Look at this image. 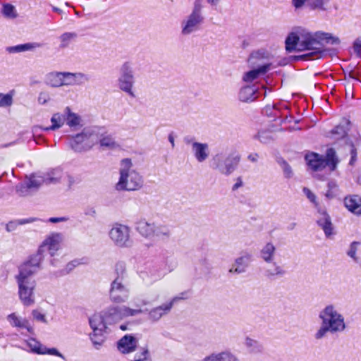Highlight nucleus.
<instances>
[{
  "label": "nucleus",
  "mask_w": 361,
  "mask_h": 361,
  "mask_svg": "<svg viewBox=\"0 0 361 361\" xmlns=\"http://www.w3.org/2000/svg\"><path fill=\"white\" fill-rule=\"evenodd\" d=\"M360 244V243L357 241H353L350 243L347 251V255L352 258L355 262H359V258L357 257L356 253Z\"/></svg>",
  "instance_id": "nucleus-51"
},
{
  "label": "nucleus",
  "mask_w": 361,
  "mask_h": 361,
  "mask_svg": "<svg viewBox=\"0 0 361 361\" xmlns=\"http://www.w3.org/2000/svg\"><path fill=\"white\" fill-rule=\"evenodd\" d=\"M105 133L104 126H91L84 128L85 137H87L88 144H91V148L98 141L100 142L101 136Z\"/></svg>",
  "instance_id": "nucleus-20"
},
{
  "label": "nucleus",
  "mask_w": 361,
  "mask_h": 361,
  "mask_svg": "<svg viewBox=\"0 0 361 361\" xmlns=\"http://www.w3.org/2000/svg\"><path fill=\"white\" fill-rule=\"evenodd\" d=\"M183 142L186 145H190L192 152L199 163L205 161L209 155V145L207 143L199 142L195 137L187 135L183 137Z\"/></svg>",
  "instance_id": "nucleus-12"
},
{
  "label": "nucleus",
  "mask_w": 361,
  "mask_h": 361,
  "mask_svg": "<svg viewBox=\"0 0 361 361\" xmlns=\"http://www.w3.org/2000/svg\"><path fill=\"white\" fill-rule=\"evenodd\" d=\"M319 317L322 323L317 331V338L325 336L328 333L336 334L343 332L346 328L343 316L333 305L326 306Z\"/></svg>",
  "instance_id": "nucleus-3"
},
{
  "label": "nucleus",
  "mask_w": 361,
  "mask_h": 361,
  "mask_svg": "<svg viewBox=\"0 0 361 361\" xmlns=\"http://www.w3.org/2000/svg\"><path fill=\"white\" fill-rule=\"evenodd\" d=\"M64 113L66 123L70 128H75L80 126V116L77 114L72 112L70 107H66V109H64Z\"/></svg>",
  "instance_id": "nucleus-31"
},
{
  "label": "nucleus",
  "mask_w": 361,
  "mask_h": 361,
  "mask_svg": "<svg viewBox=\"0 0 361 361\" xmlns=\"http://www.w3.org/2000/svg\"><path fill=\"white\" fill-rule=\"evenodd\" d=\"M328 188L329 190L325 194V196L328 199H332L336 195L335 190L337 188V185L335 182L331 181L328 183Z\"/></svg>",
  "instance_id": "nucleus-57"
},
{
  "label": "nucleus",
  "mask_w": 361,
  "mask_h": 361,
  "mask_svg": "<svg viewBox=\"0 0 361 361\" xmlns=\"http://www.w3.org/2000/svg\"><path fill=\"white\" fill-rule=\"evenodd\" d=\"M63 86L75 85L74 80L73 79V73L63 72Z\"/></svg>",
  "instance_id": "nucleus-55"
},
{
  "label": "nucleus",
  "mask_w": 361,
  "mask_h": 361,
  "mask_svg": "<svg viewBox=\"0 0 361 361\" xmlns=\"http://www.w3.org/2000/svg\"><path fill=\"white\" fill-rule=\"evenodd\" d=\"M63 171L61 168H56L48 172L46 176H44L47 184L59 183L62 178Z\"/></svg>",
  "instance_id": "nucleus-39"
},
{
  "label": "nucleus",
  "mask_w": 361,
  "mask_h": 361,
  "mask_svg": "<svg viewBox=\"0 0 361 361\" xmlns=\"http://www.w3.org/2000/svg\"><path fill=\"white\" fill-rule=\"evenodd\" d=\"M73 79L75 85H82L90 81V78L88 75L81 72L73 73Z\"/></svg>",
  "instance_id": "nucleus-50"
},
{
  "label": "nucleus",
  "mask_w": 361,
  "mask_h": 361,
  "mask_svg": "<svg viewBox=\"0 0 361 361\" xmlns=\"http://www.w3.org/2000/svg\"><path fill=\"white\" fill-rule=\"evenodd\" d=\"M288 109L286 106H284L283 109L279 107L277 104H275L274 111L273 114L274 121H277V119H280V123L288 122L290 123L292 117L288 116Z\"/></svg>",
  "instance_id": "nucleus-35"
},
{
  "label": "nucleus",
  "mask_w": 361,
  "mask_h": 361,
  "mask_svg": "<svg viewBox=\"0 0 361 361\" xmlns=\"http://www.w3.org/2000/svg\"><path fill=\"white\" fill-rule=\"evenodd\" d=\"M277 163L280 165L283 170L284 177L286 178H291L293 176V172L291 166L288 163L282 158L278 159Z\"/></svg>",
  "instance_id": "nucleus-48"
},
{
  "label": "nucleus",
  "mask_w": 361,
  "mask_h": 361,
  "mask_svg": "<svg viewBox=\"0 0 361 361\" xmlns=\"http://www.w3.org/2000/svg\"><path fill=\"white\" fill-rule=\"evenodd\" d=\"M78 37V34L76 32H64L60 37V48L64 49L70 44L72 41L75 40Z\"/></svg>",
  "instance_id": "nucleus-44"
},
{
  "label": "nucleus",
  "mask_w": 361,
  "mask_h": 361,
  "mask_svg": "<svg viewBox=\"0 0 361 361\" xmlns=\"http://www.w3.org/2000/svg\"><path fill=\"white\" fill-rule=\"evenodd\" d=\"M137 343L138 341L134 336L127 334L118 341L117 348L121 353L128 354L136 350Z\"/></svg>",
  "instance_id": "nucleus-17"
},
{
  "label": "nucleus",
  "mask_w": 361,
  "mask_h": 361,
  "mask_svg": "<svg viewBox=\"0 0 361 361\" xmlns=\"http://www.w3.org/2000/svg\"><path fill=\"white\" fill-rule=\"evenodd\" d=\"M7 320L13 327L25 329L30 334H34V329L27 319L19 317L15 313H11L8 315Z\"/></svg>",
  "instance_id": "nucleus-22"
},
{
  "label": "nucleus",
  "mask_w": 361,
  "mask_h": 361,
  "mask_svg": "<svg viewBox=\"0 0 361 361\" xmlns=\"http://www.w3.org/2000/svg\"><path fill=\"white\" fill-rule=\"evenodd\" d=\"M63 72H51L45 76V83L52 87L63 86Z\"/></svg>",
  "instance_id": "nucleus-27"
},
{
  "label": "nucleus",
  "mask_w": 361,
  "mask_h": 361,
  "mask_svg": "<svg viewBox=\"0 0 361 361\" xmlns=\"http://www.w3.org/2000/svg\"><path fill=\"white\" fill-rule=\"evenodd\" d=\"M14 90L7 94L0 93V107H8L13 104Z\"/></svg>",
  "instance_id": "nucleus-46"
},
{
  "label": "nucleus",
  "mask_w": 361,
  "mask_h": 361,
  "mask_svg": "<svg viewBox=\"0 0 361 361\" xmlns=\"http://www.w3.org/2000/svg\"><path fill=\"white\" fill-rule=\"evenodd\" d=\"M339 163L340 159L332 147L328 148L324 154L317 153V178L322 176L319 173L323 171L330 175L337 169Z\"/></svg>",
  "instance_id": "nucleus-8"
},
{
  "label": "nucleus",
  "mask_w": 361,
  "mask_h": 361,
  "mask_svg": "<svg viewBox=\"0 0 361 361\" xmlns=\"http://www.w3.org/2000/svg\"><path fill=\"white\" fill-rule=\"evenodd\" d=\"M30 188H28L26 182L22 183L16 186V192L22 197L30 195Z\"/></svg>",
  "instance_id": "nucleus-54"
},
{
  "label": "nucleus",
  "mask_w": 361,
  "mask_h": 361,
  "mask_svg": "<svg viewBox=\"0 0 361 361\" xmlns=\"http://www.w3.org/2000/svg\"><path fill=\"white\" fill-rule=\"evenodd\" d=\"M43 352H44V354L56 355L66 360V357L55 348H47L44 346Z\"/></svg>",
  "instance_id": "nucleus-59"
},
{
  "label": "nucleus",
  "mask_w": 361,
  "mask_h": 361,
  "mask_svg": "<svg viewBox=\"0 0 361 361\" xmlns=\"http://www.w3.org/2000/svg\"><path fill=\"white\" fill-rule=\"evenodd\" d=\"M353 49L355 53L358 56H361V39H356L353 43Z\"/></svg>",
  "instance_id": "nucleus-61"
},
{
  "label": "nucleus",
  "mask_w": 361,
  "mask_h": 361,
  "mask_svg": "<svg viewBox=\"0 0 361 361\" xmlns=\"http://www.w3.org/2000/svg\"><path fill=\"white\" fill-rule=\"evenodd\" d=\"M349 124L350 121L345 120L342 123L338 124L331 130L330 136L334 139H339L345 137L347 134Z\"/></svg>",
  "instance_id": "nucleus-34"
},
{
  "label": "nucleus",
  "mask_w": 361,
  "mask_h": 361,
  "mask_svg": "<svg viewBox=\"0 0 361 361\" xmlns=\"http://www.w3.org/2000/svg\"><path fill=\"white\" fill-rule=\"evenodd\" d=\"M50 97L46 92H40L38 97V102L41 104H45L49 101Z\"/></svg>",
  "instance_id": "nucleus-63"
},
{
  "label": "nucleus",
  "mask_w": 361,
  "mask_h": 361,
  "mask_svg": "<svg viewBox=\"0 0 361 361\" xmlns=\"http://www.w3.org/2000/svg\"><path fill=\"white\" fill-rule=\"evenodd\" d=\"M25 182L30 190H37L43 183H46V180L44 176L32 175Z\"/></svg>",
  "instance_id": "nucleus-42"
},
{
  "label": "nucleus",
  "mask_w": 361,
  "mask_h": 361,
  "mask_svg": "<svg viewBox=\"0 0 361 361\" xmlns=\"http://www.w3.org/2000/svg\"><path fill=\"white\" fill-rule=\"evenodd\" d=\"M259 97L258 88L252 85H245L240 88L238 93V99L242 102L250 103Z\"/></svg>",
  "instance_id": "nucleus-18"
},
{
  "label": "nucleus",
  "mask_w": 361,
  "mask_h": 361,
  "mask_svg": "<svg viewBox=\"0 0 361 361\" xmlns=\"http://www.w3.org/2000/svg\"><path fill=\"white\" fill-rule=\"evenodd\" d=\"M334 8L333 0H317V16H326Z\"/></svg>",
  "instance_id": "nucleus-30"
},
{
  "label": "nucleus",
  "mask_w": 361,
  "mask_h": 361,
  "mask_svg": "<svg viewBox=\"0 0 361 361\" xmlns=\"http://www.w3.org/2000/svg\"><path fill=\"white\" fill-rule=\"evenodd\" d=\"M269 67L270 64L267 63L259 66L257 68L247 71L244 74L243 79L245 82H251L260 75L266 73L269 71Z\"/></svg>",
  "instance_id": "nucleus-26"
},
{
  "label": "nucleus",
  "mask_w": 361,
  "mask_h": 361,
  "mask_svg": "<svg viewBox=\"0 0 361 361\" xmlns=\"http://www.w3.org/2000/svg\"><path fill=\"white\" fill-rule=\"evenodd\" d=\"M154 223H149L145 219L135 222V230L144 238H153V228Z\"/></svg>",
  "instance_id": "nucleus-23"
},
{
  "label": "nucleus",
  "mask_w": 361,
  "mask_h": 361,
  "mask_svg": "<svg viewBox=\"0 0 361 361\" xmlns=\"http://www.w3.org/2000/svg\"><path fill=\"white\" fill-rule=\"evenodd\" d=\"M316 44V34L306 33L302 35L299 44L298 51L313 50L306 55L298 56V58L306 59L307 56H314L316 54L314 45Z\"/></svg>",
  "instance_id": "nucleus-16"
},
{
  "label": "nucleus",
  "mask_w": 361,
  "mask_h": 361,
  "mask_svg": "<svg viewBox=\"0 0 361 361\" xmlns=\"http://www.w3.org/2000/svg\"><path fill=\"white\" fill-rule=\"evenodd\" d=\"M343 203L351 213L361 216V197L357 195H349L345 197Z\"/></svg>",
  "instance_id": "nucleus-21"
},
{
  "label": "nucleus",
  "mask_w": 361,
  "mask_h": 361,
  "mask_svg": "<svg viewBox=\"0 0 361 361\" xmlns=\"http://www.w3.org/2000/svg\"><path fill=\"white\" fill-rule=\"evenodd\" d=\"M302 191L311 202H316V197L314 194L308 188L304 187L302 188Z\"/></svg>",
  "instance_id": "nucleus-60"
},
{
  "label": "nucleus",
  "mask_w": 361,
  "mask_h": 361,
  "mask_svg": "<svg viewBox=\"0 0 361 361\" xmlns=\"http://www.w3.org/2000/svg\"><path fill=\"white\" fill-rule=\"evenodd\" d=\"M27 345L30 348V351L38 355H44V345L35 338H30L27 341Z\"/></svg>",
  "instance_id": "nucleus-43"
},
{
  "label": "nucleus",
  "mask_w": 361,
  "mask_h": 361,
  "mask_svg": "<svg viewBox=\"0 0 361 361\" xmlns=\"http://www.w3.org/2000/svg\"><path fill=\"white\" fill-rule=\"evenodd\" d=\"M305 159L308 169L313 172L316 171V152H308L305 156Z\"/></svg>",
  "instance_id": "nucleus-52"
},
{
  "label": "nucleus",
  "mask_w": 361,
  "mask_h": 361,
  "mask_svg": "<svg viewBox=\"0 0 361 361\" xmlns=\"http://www.w3.org/2000/svg\"><path fill=\"white\" fill-rule=\"evenodd\" d=\"M61 236L54 233L47 237L39 247L37 252L18 267V274L15 276L18 287V295L25 306H30L35 303L34 290L36 281L32 276L41 269L44 257V252H48L53 257L60 247Z\"/></svg>",
  "instance_id": "nucleus-1"
},
{
  "label": "nucleus",
  "mask_w": 361,
  "mask_h": 361,
  "mask_svg": "<svg viewBox=\"0 0 361 361\" xmlns=\"http://www.w3.org/2000/svg\"><path fill=\"white\" fill-rule=\"evenodd\" d=\"M340 43L341 40L337 36L330 32L317 31V59L336 56L337 49L327 46L338 45Z\"/></svg>",
  "instance_id": "nucleus-7"
},
{
  "label": "nucleus",
  "mask_w": 361,
  "mask_h": 361,
  "mask_svg": "<svg viewBox=\"0 0 361 361\" xmlns=\"http://www.w3.org/2000/svg\"><path fill=\"white\" fill-rule=\"evenodd\" d=\"M37 221H42V220L38 218L30 217V218H26V219L11 221L6 225V230L8 232H11V231H15L16 229L17 226L19 225L30 224V223Z\"/></svg>",
  "instance_id": "nucleus-37"
},
{
  "label": "nucleus",
  "mask_w": 361,
  "mask_h": 361,
  "mask_svg": "<svg viewBox=\"0 0 361 361\" xmlns=\"http://www.w3.org/2000/svg\"><path fill=\"white\" fill-rule=\"evenodd\" d=\"M40 44L38 43H26L23 44H18L13 47H8L6 51L9 53H18L28 50H31L34 48L39 47Z\"/></svg>",
  "instance_id": "nucleus-41"
},
{
  "label": "nucleus",
  "mask_w": 361,
  "mask_h": 361,
  "mask_svg": "<svg viewBox=\"0 0 361 361\" xmlns=\"http://www.w3.org/2000/svg\"><path fill=\"white\" fill-rule=\"evenodd\" d=\"M171 236V231L168 226L154 223L153 228V238L159 240H167Z\"/></svg>",
  "instance_id": "nucleus-29"
},
{
  "label": "nucleus",
  "mask_w": 361,
  "mask_h": 361,
  "mask_svg": "<svg viewBox=\"0 0 361 361\" xmlns=\"http://www.w3.org/2000/svg\"><path fill=\"white\" fill-rule=\"evenodd\" d=\"M89 323L92 331L97 329L106 331V325L108 324L103 312L93 314L89 318Z\"/></svg>",
  "instance_id": "nucleus-25"
},
{
  "label": "nucleus",
  "mask_w": 361,
  "mask_h": 361,
  "mask_svg": "<svg viewBox=\"0 0 361 361\" xmlns=\"http://www.w3.org/2000/svg\"><path fill=\"white\" fill-rule=\"evenodd\" d=\"M252 260V255L247 252H242L241 255L237 257L231 268L228 270L231 274H240L245 273Z\"/></svg>",
  "instance_id": "nucleus-15"
},
{
  "label": "nucleus",
  "mask_w": 361,
  "mask_h": 361,
  "mask_svg": "<svg viewBox=\"0 0 361 361\" xmlns=\"http://www.w3.org/2000/svg\"><path fill=\"white\" fill-rule=\"evenodd\" d=\"M276 248L271 243H267L259 251V257L266 263H272L274 261Z\"/></svg>",
  "instance_id": "nucleus-24"
},
{
  "label": "nucleus",
  "mask_w": 361,
  "mask_h": 361,
  "mask_svg": "<svg viewBox=\"0 0 361 361\" xmlns=\"http://www.w3.org/2000/svg\"><path fill=\"white\" fill-rule=\"evenodd\" d=\"M102 312L108 324H113L118 322L123 318L141 314L142 310L140 308L131 309L126 306L111 305Z\"/></svg>",
  "instance_id": "nucleus-9"
},
{
  "label": "nucleus",
  "mask_w": 361,
  "mask_h": 361,
  "mask_svg": "<svg viewBox=\"0 0 361 361\" xmlns=\"http://www.w3.org/2000/svg\"><path fill=\"white\" fill-rule=\"evenodd\" d=\"M134 361H152L147 346L141 348V352L135 355Z\"/></svg>",
  "instance_id": "nucleus-49"
},
{
  "label": "nucleus",
  "mask_w": 361,
  "mask_h": 361,
  "mask_svg": "<svg viewBox=\"0 0 361 361\" xmlns=\"http://www.w3.org/2000/svg\"><path fill=\"white\" fill-rule=\"evenodd\" d=\"M69 145L75 152H85L91 149V144H88L87 137H85L84 129L75 135L68 136Z\"/></svg>",
  "instance_id": "nucleus-14"
},
{
  "label": "nucleus",
  "mask_w": 361,
  "mask_h": 361,
  "mask_svg": "<svg viewBox=\"0 0 361 361\" xmlns=\"http://www.w3.org/2000/svg\"><path fill=\"white\" fill-rule=\"evenodd\" d=\"M184 294V293H182L181 296H176L169 302L152 309L149 312V319L154 322L159 320L164 315L167 314L171 311L177 301L184 299L183 296Z\"/></svg>",
  "instance_id": "nucleus-13"
},
{
  "label": "nucleus",
  "mask_w": 361,
  "mask_h": 361,
  "mask_svg": "<svg viewBox=\"0 0 361 361\" xmlns=\"http://www.w3.org/2000/svg\"><path fill=\"white\" fill-rule=\"evenodd\" d=\"M274 108L275 104L267 105L265 108L262 110V112L264 114L267 115L269 117H273Z\"/></svg>",
  "instance_id": "nucleus-62"
},
{
  "label": "nucleus",
  "mask_w": 361,
  "mask_h": 361,
  "mask_svg": "<svg viewBox=\"0 0 361 361\" xmlns=\"http://www.w3.org/2000/svg\"><path fill=\"white\" fill-rule=\"evenodd\" d=\"M225 351L219 353H212L205 357L202 361H226Z\"/></svg>",
  "instance_id": "nucleus-53"
},
{
  "label": "nucleus",
  "mask_w": 361,
  "mask_h": 361,
  "mask_svg": "<svg viewBox=\"0 0 361 361\" xmlns=\"http://www.w3.org/2000/svg\"><path fill=\"white\" fill-rule=\"evenodd\" d=\"M65 119L66 118H65V113L64 112L63 114H59V113H56L52 116V117L51 118V122L52 123V125L49 127L43 128V130H46V131H49V130H55L56 129H59L66 122Z\"/></svg>",
  "instance_id": "nucleus-36"
},
{
  "label": "nucleus",
  "mask_w": 361,
  "mask_h": 361,
  "mask_svg": "<svg viewBox=\"0 0 361 361\" xmlns=\"http://www.w3.org/2000/svg\"><path fill=\"white\" fill-rule=\"evenodd\" d=\"M253 137L263 144H268L273 140L271 133L268 130L259 131Z\"/></svg>",
  "instance_id": "nucleus-47"
},
{
  "label": "nucleus",
  "mask_w": 361,
  "mask_h": 361,
  "mask_svg": "<svg viewBox=\"0 0 361 361\" xmlns=\"http://www.w3.org/2000/svg\"><path fill=\"white\" fill-rule=\"evenodd\" d=\"M105 331L95 330L90 334V339L96 349H99L105 341Z\"/></svg>",
  "instance_id": "nucleus-40"
},
{
  "label": "nucleus",
  "mask_w": 361,
  "mask_h": 361,
  "mask_svg": "<svg viewBox=\"0 0 361 361\" xmlns=\"http://www.w3.org/2000/svg\"><path fill=\"white\" fill-rule=\"evenodd\" d=\"M300 38L301 37H299L295 32L289 33L285 41L286 51L288 52H292L295 50L298 51Z\"/></svg>",
  "instance_id": "nucleus-33"
},
{
  "label": "nucleus",
  "mask_w": 361,
  "mask_h": 361,
  "mask_svg": "<svg viewBox=\"0 0 361 361\" xmlns=\"http://www.w3.org/2000/svg\"><path fill=\"white\" fill-rule=\"evenodd\" d=\"M272 267L267 269L264 271V275L269 279H275L276 277H282L286 274V271L276 262L273 261Z\"/></svg>",
  "instance_id": "nucleus-32"
},
{
  "label": "nucleus",
  "mask_w": 361,
  "mask_h": 361,
  "mask_svg": "<svg viewBox=\"0 0 361 361\" xmlns=\"http://www.w3.org/2000/svg\"><path fill=\"white\" fill-rule=\"evenodd\" d=\"M130 295V284L126 264L118 262L115 265L114 279L109 290V300L113 303H124Z\"/></svg>",
  "instance_id": "nucleus-2"
},
{
  "label": "nucleus",
  "mask_w": 361,
  "mask_h": 361,
  "mask_svg": "<svg viewBox=\"0 0 361 361\" xmlns=\"http://www.w3.org/2000/svg\"><path fill=\"white\" fill-rule=\"evenodd\" d=\"M202 5L200 0H196L194 4L192 12L185 20L182 22V31L183 35H188L197 31L203 22V16L201 13Z\"/></svg>",
  "instance_id": "nucleus-11"
},
{
  "label": "nucleus",
  "mask_w": 361,
  "mask_h": 361,
  "mask_svg": "<svg viewBox=\"0 0 361 361\" xmlns=\"http://www.w3.org/2000/svg\"><path fill=\"white\" fill-rule=\"evenodd\" d=\"M200 266L201 274H207L210 271L212 267L209 261L206 259H202L199 262Z\"/></svg>",
  "instance_id": "nucleus-56"
},
{
  "label": "nucleus",
  "mask_w": 361,
  "mask_h": 361,
  "mask_svg": "<svg viewBox=\"0 0 361 361\" xmlns=\"http://www.w3.org/2000/svg\"><path fill=\"white\" fill-rule=\"evenodd\" d=\"M130 228L121 224H115L109 232L110 239L119 247H129L133 244L130 237Z\"/></svg>",
  "instance_id": "nucleus-10"
},
{
  "label": "nucleus",
  "mask_w": 361,
  "mask_h": 361,
  "mask_svg": "<svg viewBox=\"0 0 361 361\" xmlns=\"http://www.w3.org/2000/svg\"><path fill=\"white\" fill-rule=\"evenodd\" d=\"M1 13L4 17L10 19L16 18L18 16L15 6L11 4H3Z\"/></svg>",
  "instance_id": "nucleus-45"
},
{
  "label": "nucleus",
  "mask_w": 361,
  "mask_h": 361,
  "mask_svg": "<svg viewBox=\"0 0 361 361\" xmlns=\"http://www.w3.org/2000/svg\"><path fill=\"white\" fill-rule=\"evenodd\" d=\"M245 345L250 354L258 355L264 351V348L259 341L250 337L245 338Z\"/></svg>",
  "instance_id": "nucleus-28"
},
{
  "label": "nucleus",
  "mask_w": 361,
  "mask_h": 361,
  "mask_svg": "<svg viewBox=\"0 0 361 361\" xmlns=\"http://www.w3.org/2000/svg\"><path fill=\"white\" fill-rule=\"evenodd\" d=\"M119 172L120 178L116 186L118 190L134 191L142 188V177L133 169L130 159L126 158L121 160Z\"/></svg>",
  "instance_id": "nucleus-4"
},
{
  "label": "nucleus",
  "mask_w": 361,
  "mask_h": 361,
  "mask_svg": "<svg viewBox=\"0 0 361 361\" xmlns=\"http://www.w3.org/2000/svg\"><path fill=\"white\" fill-rule=\"evenodd\" d=\"M104 135L101 136L99 144L102 147L110 149H114L118 147V144L116 142L114 137L111 134H109L105 128Z\"/></svg>",
  "instance_id": "nucleus-38"
},
{
  "label": "nucleus",
  "mask_w": 361,
  "mask_h": 361,
  "mask_svg": "<svg viewBox=\"0 0 361 361\" xmlns=\"http://www.w3.org/2000/svg\"><path fill=\"white\" fill-rule=\"evenodd\" d=\"M240 159L238 154H226L223 152H218L212 157L210 166L221 174L228 176L237 169Z\"/></svg>",
  "instance_id": "nucleus-5"
},
{
  "label": "nucleus",
  "mask_w": 361,
  "mask_h": 361,
  "mask_svg": "<svg viewBox=\"0 0 361 361\" xmlns=\"http://www.w3.org/2000/svg\"><path fill=\"white\" fill-rule=\"evenodd\" d=\"M317 224L322 228L327 238L334 234V226L331 217L325 211L317 212Z\"/></svg>",
  "instance_id": "nucleus-19"
},
{
  "label": "nucleus",
  "mask_w": 361,
  "mask_h": 361,
  "mask_svg": "<svg viewBox=\"0 0 361 361\" xmlns=\"http://www.w3.org/2000/svg\"><path fill=\"white\" fill-rule=\"evenodd\" d=\"M225 354H226V360H227L228 361H240V360L235 355H234L229 351H225Z\"/></svg>",
  "instance_id": "nucleus-64"
},
{
  "label": "nucleus",
  "mask_w": 361,
  "mask_h": 361,
  "mask_svg": "<svg viewBox=\"0 0 361 361\" xmlns=\"http://www.w3.org/2000/svg\"><path fill=\"white\" fill-rule=\"evenodd\" d=\"M32 315L35 320L41 322L44 324H47V320L46 319L45 315L39 312L37 310H33L32 312Z\"/></svg>",
  "instance_id": "nucleus-58"
},
{
  "label": "nucleus",
  "mask_w": 361,
  "mask_h": 361,
  "mask_svg": "<svg viewBox=\"0 0 361 361\" xmlns=\"http://www.w3.org/2000/svg\"><path fill=\"white\" fill-rule=\"evenodd\" d=\"M117 82L118 87L121 91L127 93L131 97H135L133 90L135 82V70L131 61H127L121 65Z\"/></svg>",
  "instance_id": "nucleus-6"
}]
</instances>
